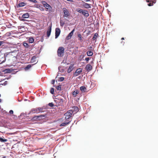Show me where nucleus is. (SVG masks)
<instances>
[{
  "label": "nucleus",
  "mask_w": 158,
  "mask_h": 158,
  "mask_svg": "<svg viewBox=\"0 0 158 158\" xmlns=\"http://www.w3.org/2000/svg\"><path fill=\"white\" fill-rule=\"evenodd\" d=\"M79 108L77 106H73L72 107V109L70 110H72L73 114H76L79 111Z\"/></svg>",
  "instance_id": "6e6552de"
},
{
  "label": "nucleus",
  "mask_w": 158,
  "mask_h": 158,
  "mask_svg": "<svg viewBox=\"0 0 158 158\" xmlns=\"http://www.w3.org/2000/svg\"><path fill=\"white\" fill-rule=\"evenodd\" d=\"M45 6L46 7H50V6L48 4L46 3V5H45Z\"/></svg>",
  "instance_id": "ea45409f"
},
{
  "label": "nucleus",
  "mask_w": 158,
  "mask_h": 158,
  "mask_svg": "<svg viewBox=\"0 0 158 158\" xmlns=\"http://www.w3.org/2000/svg\"><path fill=\"white\" fill-rule=\"evenodd\" d=\"M89 60V57L86 58H85V60L86 61H88Z\"/></svg>",
  "instance_id": "58836bf2"
},
{
  "label": "nucleus",
  "mask_w": 158,
  "mask_h": 158,
  "mask_svg": "<svg viewBox=\"0 0 158 158\" xmlns=\"http://www.w3.org/2000/svg\"><path fill=\"white\" fill-rule=\"evenodd\" d=\"M64 48L62 47L59 48L57 51V55L58 56L62 57L63 56L64 53Z\"/></svg>",
  "instance_id": "f257e3e1"
},
{
  "label": "nucleus",
  "mask_w": 158,
  "mask_h": 158,
  "mask_svg": "<svg viewBox=\"0 0 158 158\" xmlns=\"http://www.w3.org/2000/svg\"><path fill=\"white\" fill-rule=\"evenodd\" d=\"M98 35V33H95L94 34V36L92 38V39L93 40H96Z\"/></svg>",
  "instance_id": "4be33fe9"
},
{
  "label": "nucleus",
  "mask_w": 158,
  "mask_h": 158,
  "mask_svg": "<svg viewBox=\"0 0 158 158\" xmlns=\"http://www.w3.org/2000/svg\"><path fill=\"white\" fill-rule=\"evenodd\" d=\"M45 115H42L38 116H34L32 118V120H37L39 118L45 117Z\"/></svg>",
  "instance_id": "ddd939ff"
},
{
  "label": "nucleus",
  "mask_w": 158,
  "mask_h": 158,
  "mask_svg": "<svg viewBox=\"0 0 158 158\" xmlns=\"http://www.w3.org/2000/svg\"><path fill=\"white\" fill-rule=\"evenodd\" d=\"M23 45L24 47L26 48H28L29 47V45L27 43H26L25 42H23Z\"/></svg>",
  "instance_id": "cd10ccee"
},
{
  "label": "nucleus",
  "mask_w": 158,
  "mask_h": 158,
  "mask_svg": "<svg viewBox=\"0 0 158 158\" xmlns=\"http://www.w3.org/2000/svg\"><path fill=\"white\" fill-rule=\"evenodd\" d=\"M79 93V91L78 90L74 91L73 92V95L74 97H76L77 95Z\"/></svg>",
  "instance_id": "6ab92c4d"
},
{
  "label": "nucleus",
  "mask_w": 158,
  "mask_h": 158,
  "mask_svg": "<svg viewBox=\"0 0 158 158\" xmlns=\"http://www.w3.org/2000/svg\"><path fill=\"white\" fill-rule=\"evenodd\" d=\"M73 65H70L68 69V72L70 73L71 72L73 69Z\"/></svg>",
  "instance_id": "a211bd4d"
},
{
  "label": "nucleus",
  "mask_w": 158,
  "mask_h": 158,
  "mask_svg": "<svg viewBox=\"0 0 158 158\" xmlns=\"http://www.w3.org/2000/svg\"><path fill=\"white\" fill-rule=\"evenodd\" d=\"M84 0L86 2H88L90 1V0Z\"/></svg>",
  "instance_id": "79ce46f5"
},
{
  "label": "nucleus",
  "mask_w": 158,
  "mask_h": 158,
  "mask_svg": "<svg viewBox=\"0 0 158 158\" xmlns=\"http://www.w3.org/2000/svg\"><path fill=\"white\" fill-rule=\"evenodd\" d=\"M7 140L6 139H3L2 137H0V141L2 142H6L7 141Z\"/></svg>",
  "instance_id": "a878e982"
},
{
  "label": "nucleus",
  "mask_w": 158,
  "mask_h": 158,
  "mask_svg": "<svg viewBox=\"0 0 158 158\" xmlns=\"http://www.w3.org/2000/svg\"><path fill=\"white\" fill-rule=\"evenodd\" d=\"M84 4L83 5V6L85 7V8H91V5L89 4L88 3H85L84 2H83Z\"/></svg>",
  "instance_id": "f3484780"
},
{
  "label": "nucleus",
  "mask_w": 158,
  "mask_h": 158,
  "mask_svg": "<svg viewBox=\"0 0 158 158\" xmlns=\"http://www.w3.org/2000/svg\"><path fill=\"white\" fill-rule=\"evenodd\" d=\"M2 73L0 72V76L1 75Z\"/></svg>",
  "instance_id": "a18cd8bd"
},
{
  "label": "nucleus",
  "mask_w": 158,
  "mask_h": 158,
  "mask_svg": "<svg viewBox=\"0 0 158 158\" xmlns=\"http://www.w3.org/2000/svg\"><path fill=\"white\" fill-rule=\"evenodd\" d=\"M29 41L30 43H33L34 41V39L32 37L29 38L28 40Z\"/></svg>",
  "instance_id": "bb28decb"
},
{
  "label": "nucleus",
  "mask_w": 158,
  "mask_h": 158,
  "mask_svg": "<svg viewBox=\"0 0 158 158\" xmlns=\"http://www.w3.org/2000/svg\"><path fill=\"white\" fill-rule=\"evenodd\" d=\"M60 25L61 26H63L64 25V23L63 22H62V21H60Z\"/></svg>",
  "instance_id": "c9c22d12"
},
{
  "label": "nucleus",
  "mask_w": 158,
  "mask_h": 158,
  "mask_svg": "<svg viewBox=\"0 0 158 158\" xmlns=\"http://www.w3.org/2000/svg\"><path fill=\"white\" fill-rule=\"evenodd\" d=\"M147 2L149 3L148 5L149 6H152L156 2V0H146Z\"/></svg>",
  "instance_id": "423d86ee"
},
{
  "label": "nucleus",
  "mask_w": 158,
  "mask_h": 158,
  "mask_svg": "<svg viewBox=\"0 0 158 158\" xmlns=\"http://www.w3.org/2000/svg\"><path fill=\"white\" fill-rule=\"evenodd\" d=\"M78 37L79 38V39H78L79 40H80L81 41H83V40L82 39V38L80 33L78 34Z\"/></svg>",
  "instance_id": "393cba45"
},
{
  "label": "nucleus",
  "mask_w": 158,
  "mask_h": 158,
  "mask_svg": "<svg viewBox=\"0 0 158 158\" xmlns=\"http://www.w3.org/2000/svg\"><path fill=\"white\" fill-rule=\"evenodd\" d=\"M28 1L33 2V3H36L37 2V1L36 0H27Z\"/></svg>",
  "instance_id": "2f4dec72"
},
{
  "label": "nucleus",
  "mask_w": 158,
  "mask_h": 158,
  "mask_svg": "<svg viewBox=\"0 0 158 158\" xmlns=\"http://www.w3.org/2000/svg\"><path fill=\"white\" fill-rule=\"evenodd\" d=\"M2 101V100L1 99H0V102H1Z\"/></svg>",
  "instance_id": "49530a36"
},
{
  "label": "nucleus",
  "mask_w": 158,
  "mask_h": 158,
  "mask_svg": "<svg viewBox=\"0 0 158 158\" xmlns=\"http://www.w3.org/2000/svg\"><path fill=\"white\" fill-rule=\"evenodd\" d=\"M121 40H124V39L123 37L121 38Z\"/></svg>",
  "instance_id": "c03bdc74"
},
{
  "label": "nucleus",
  "mask_w": 158,
  "mask_h": 158,
  "mask_svg": "<svg viewBox=\"0 0 158 158\" xmlns=\"http://www.w3.org/2000/svg\"><path fill=\"white\" fill-rule=\"evenodd\" d=\"M63 17L68 18L70 15V12L69 10L66 8H63Z\"/></svg>",
  "instance_id": "f03ea898"
},
{
  "label": "nucleus",
  "mask_w": 158,
  "mask_h": 158,
  "mask_svg": "<svg viewBox=\"0 0 158 158\" xmlns=\"http://www.w3.org/2000/svg\"><path fill=\"white\" fill-rule=\"evenodd\" d=\"M9 113L11 114H13V111L12 110H10V111H9Z\"/></svg>",
  "instance_id": "e433bc0d"
},
{
  "label": "nucleus",
  "mask_w": 158,
  "mask_h": 158,
  "mask_svg": "<svg viewBox=\"0 0 158 158\" xmlns=\"http://www.w3.org/2000/svg\"><path fill=\"white\" fill-rule=\"evenodd\" d=\"M50 93L52 94H53V93H54V89L53 88H52L51 89H50Z\"/></svg>",
  "instance_id": "473e14b6"
},
{
  "label": "nucleus",
  "mask_w": 158,
  "mask_h": 158,
  "mask_svg": "<svg viewBox=\"0 0 158 158\" xmlns=\"http://www.w3.org/2000/svg\"><path fill=\"white\" fill-rule=\"evenodd\" d=\"M4 43L3 41H0V46Z\"/></svg>",
  "instance_id": "a19ab883"
},
{
  "label": "nucleus",
  "mask_w": 158,
  "mask_h": 158,
  "mask_svg": "<svg viewBox=\"0 0 158 158\" xmlns=\"http://www.w3.org/2000/svg\"><path fill=\"white\" fill-rule=\"evenodd\" d=\"M29 16V15L28 13L24 14L22 15V17L23 18H28Z\"/></svg>",
  "instance_id": "aec40b11"
},
{
  "label": "nucleus",
  "mask_w": 158,
  "mask_h": 158,
  "mask_svg": "<svg viewBox=\"0 0 158 158\" xmlns=\"http://www.w3.org/2000/svg\"><path fill=\"white\" fill-rule=\"evenodd\" d=\"M55 82V81L54 80H52V81L51 83L52 84L54 85Z\"/></svg>",
  "instance_id": "4c0bfd02"
},
{
  "label": "nucleus",
  "mask_w": 158,
  "mask_h": 158,
  "mask_svg": "<svg viewBox=\"0 0 158 158\" xmlns=\"http://www.w3.org/2000/svg\"><path fill=\"white\" fill-rule=\"evenodd\" d=\"M32 66V65H31V64H30L27 65L24 68L25 70H26L29 69Z\"/></svg>",
  "instance_id": "b1692460"
},
{
  "label": "nucleus",
  "mask_w": 158,
  "mask_h": 158,
  "mask_svg": "<svg viewBox=\"0 0 158 158\" xmlns=\"http://www.w3.org/2000/svg\"><path fill=\"white\" fill-rule=\"evenodd\" d=\"M70 122V121L69 120L65 121L64 123H63L60 125V126H65L66 125L69 124Z\"/></svg>",
  "instance_id": "2eb2a0df"
},
{
  "label": "nucleus",
  "mask_w": 158,
  "mask_h": 158,
  "mask_svg": "<svg viewBox=\"0 0 158 158\" xmlns=\"http://www.w3.org/2000/svg\"><path fill=\"white\" fill-rule=\"evenodd\" d=\"M60 33V29L59 28H56L55 30V38L56 39L59 35Z\"/></svg>",
  "instance_id": "0eeeda50"
},
{
  "label": "nucleus",
  "mask_w": 158,
  "mask_h": 158,
  "mask_svg": "<svg viewBox=\"0 0 158 158\" xmlns=\"http://www.w3.org/2000/svg\"><path fill=\"white\" fill-rule=\"evenodd\" d=\"M93 52L91 51H88L87 52V55L89 56H92L93 55Z\"/></svg>",
  "instance_id": "5701e85b"
},
{
  "label": "nucleus",
  "mask_w": 158,
  "mask_h": 158,
  "mask_svg": "<svg viewBox=\"0 0 158 158\" xmlns=\"http://www.w3.org/2000/svg\"><path fill=\"white\" fill-rule=\"evenodd\" d=\"M64 79V78L63 77H61L59 78V81H63Z\"/></svg>",
  "instance_id": "f704fd0d"
},
{
  "label": "nucleus",
  "mask_w": 158,
  "mask_h": 158,
  "mask_svg": "<svg viewBox=\"0 0 158 158\" xmlns=\"http://www.w3.org/2000/svg\"><path fill=\"white\" fill-rule=\"evenodd\" d=\"M31 113H32L33 114L35 113H39V112L38 110V108H36L33 109L31 111Z\"/></svg>",
  "instance_id": "dca6fc26"
},
{
  "label": "nucleus",
  "mask_w": 158,
  "mask_h": 158,
  "mask_svg": "<svg viewBox=\"0 0 158 158\" xmlns=\"http://www.w3.org/2000/svg\"><path fill=\"white\" fill-rule=\"evenodd\" d=\"M2 158H6V156H2Z\"/></svg>",
  "instance_id": "37998d69"
},
{
  "label": "nucleus",
  "mask_w": 158,
  "mask_h": 158,
  "mask_svg": "<svg viewBox=\"0 0 158 158\" xmlns=\"http://www.w3.org/2000/svg\"><path fill=\"white\" fill-rule=\"evenodd\" d=\"M82 69H78L76 70V72L73 73V76L74 77H76L79 75L82 72Z\"/></svg>",
  "instance_id": "39448f33"
},
{
  "label": "nucleus",
  "mask_w": 158,
  "mask_h": 158,
  "mask_svg": "<svg viewBox=\"0 0 158 158\" xmlns=\"http://www.w3.org/2000/svg\"><path fill=\"white\" fill-rule=\"evenodd\" d=\"M36 57L35 56H33L32 57L31 59V62L32 63H35L34 64H32V65L36 64L38 62L36 61Z\"/></svg>",
  "instance_id": "9d476101"
},
{
  "label": "nucleus",
  "mask_w": 158,
  "mask_h": 158,
  "mask_svg": "<svg viewBox=\"0 0 158 158\" xmlns=\"http://www.w3.org/2000/svg\"><path fill=\"white\" fill-rule=\"evenodd\" d=\"M48 105L51 107H52L54 106V104L52 102L48 104Z\"/></svg>",
  "instance_id": "72a5a7b5"
},
{
  "label": "nucleus",
  "mask_w": 158,
  "mask_h": 158,
  "mask_svg": "<svg viewBox=\"0 0 158 158\" xmlns=\"http://www.w3.org/2000/svg\"><path fill=\"white\" fill-rule=\"evenodd\" d=\"M75 31V29H74L69 34V35L66 36V39L67 40H68L70 39L72 36L73 34V33Z\"/></svg>",
  "instance_id": "1a4fd4ad"
},
{
  "label": "nucleus",
  "mask_w": 158,
  "mask_h": 158,
  "mask_svg": "<svg viewBox=\"0 0 158 158\" xmlns=\"http://www.w3.org/2000/svg\"><path fill=\"white\" fill-rule=\"evenodd\" d=\"M26 4L23 2L19 3L18 4L19 7L23 6L26 5Z\"/></svg>",
  "instance_id": "412c9836"
},
{
  "label": "nucleus",
  "mask_w": 158,
  "mask_h": 158,
  "mask_svg": "<svg viewBox=\"0 0 158 158\" xmlns=\"http://www.w3.org/2000/svg\"><path fill=\"white\" fill-rule=\"evenodd\" d=\"M56 89L58 90H61V86L60 85H58L56 87Z\"/></svg>",
  "instance_id": "7c9ffc66"
},
{
  "label": "nucleus",
  "mask_w": 158,
  "mask_h": 158,
  "mask_svg": "<svg viewBox=\"0 0 158 158\" xmlns=\"http://www.w3.org/2000/svg\"><path fill=\"white\" fill-rule=\"evenodd\" d=\"M38 108V111L39 112V113L40 112H43V108H42L40 107H39V108Z\"/></svg>",
  "instance_id": "c756f323"
},
{
  "label": "nucleus",
  "mask_w": 158,
  "mask_h": 158,
  "mask_svg": "<svg viewBox=\"0 0 158 158\" xmlns=\"http://www.w3.org/2000/svg\"><path fill=\"white\" fill-rule=\"evenodd\" d=\"M76 11L82 14L85 17H88L89 15V14L87 10H84L79 8L77 9Z\"/></svg>",
  "instance_id": "7ed1b4c3"
},
{
  "label": "nucleus",
  "mask_w": 158,
  "mask_h": 158,
  "mask_svg": "<svg viewBox=\"0 0 158 158\" xmlns=\"http://www.w3.org/2000/svg\"><path fill=\"white\" fill-rule=\"evenodd\" d=\"M52 30V26L48 27V30L47 32V35L48 37H49L50 35Z\"/></svg>",
  "instance_id": "9b49d317"
},
{
  "label": "nucleus",
  "mask_w": 158,
  "mask_h": 158,
  "mask_svg": "<svg viewBox=\"0 0 158 158\" xmlns=\"http://www.w3.org/2000/svg\"><path fill=\"white\" fill-rule=\"evenodd\" d=\"M73 114V111L72 110H69L66 112L64 115L65 116V118L66 120H67L70 118L72 117Z\"/></svg>",
  "instance_id": "20e7f679"
},
{
  "label": "nucleus",
  "mask_w": 158,
  "mask_h": 158,
  "mask_svg": "<svg viewBox=\"0 0 158 158\" xmlns=\"http://www.w3.org/2000/svg\"><path fill=\"white\" fill-rule=\"evenodd\" d=\"M85 69L88 71H89L92 69V67L90 64H87L85 67Z\"/></svg>",
  "instance_id": "4468645a"
},
{
  "label": "nucleus",
  "mask_w": 158,
  "mask_h": 158,
  "mask_svg": "<svg viewBox=\"0 0 158 158\" xmlns=\"http://www.w3.org/2000/svg\"><path fill=\"white\" fill-rule=\"evenodd\" d=\"M1 97V94H0V97Z\"/></svg>",
  "instance_id": "de8ad7c7"
},
{
  "label": "nucleus",
  "mask_w": 158,
  "mask_h": 158,
  "mask_svg": "<svg viewBox=\"0 0 158 158\" xmlns=\"http://www.w3.org/2000/svg\"><path fill=\"white\" fill-rule=\"evenodd\" d=\"M56 100H55V101L56 102H58V105H60L62 104L63 102V100L62 99H57L56 98Z\"/></svg>",
  "instance_id": "f8f14e48"
},
{
  "label": "nucleus",
  "mask_w": 158,
  "mask_h": 158,
  "mask_svg": "<svg viewBox=\"0 0 158 158\" xmlns=\"http://www.w3.org/2000/svg\"><path fill=\"white\" fill-rule=\"evenodd\" d=\"M80 90L81 91H84L86 89V87L84 86H81L80 88Z\"/></svg>",
  "instance_id": "c85d7f7f"
}]
</instances>
